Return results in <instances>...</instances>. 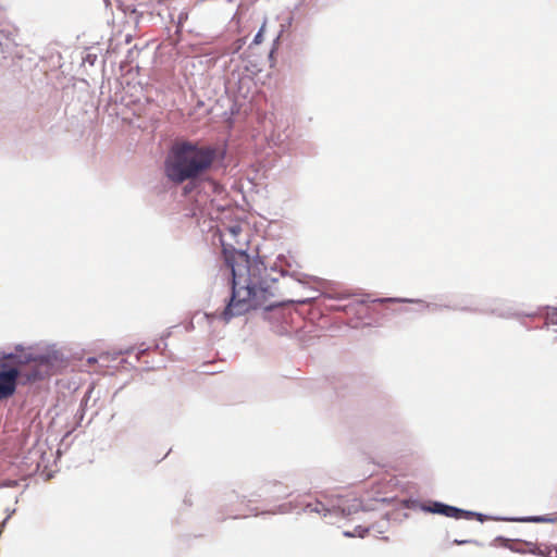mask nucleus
<instances>
[{
  "mask_svg": "<svg viewBox=\"0 0 557 557\" xmlns=\"http://www.w3.org/2000/svg\"><path fill=\"white\" fill-rule=\"evenodd\" d=\"M430 511L434 513L444 515L446 517L460 519L463 517H469L471 513L468 511H465L462 509L444 505L441 503H434L432 507H430Z\"/></svg>",
  "mask_w": 557,
  "mask_h": 557,
  "instance_id": "20e7f679",
  "label": "nucleus"
},
{
  "mask_svg": "<svg viewBox=\"0 0 557 557\" xmlns=\"http://www.w3.org/2000/svg\"><path fill=\"white\" fill-rule=\"evenodd\" d=\"M96 362H97V359H96V358H94V357H90V358H88V359H87V363H88L89 366H91V364H94V363H96Z\"/></svg>",
  "mask_w": 557,
  "mask_h": 557,
  "instance_id": "f8f14e48",
  "label": "nucleus"
},
{
  "mask_svg": "<svg viewBox=\"0 0 557 557\" xmlns=\"http://www.w3.org/2000/svg\"><path fill=\"white\" fill-rule=\"evenodd\" d=\"M44 368H48L44 358H24L13 354L0 357V400L15 394L20 377H25L26 382L42 379Z\"/></svg>",
  "mask_w": 557,
  "mask_h": 557,
  "instance_id": "7ed1b4c3",
  "label": "nucleus"
},
{
  "mask_svg": "<svg viewBox=\"0 0 557 557\" xmlns=\"http://www.w3.org/2000/svg\"><path fill=\"white\" fill-rule=\"evenodd\" d=\"M527 549L529 553L541 556V557H553V546L550 544L545 543H533V542H527Z\"/></svg>",
  "mask_w": 557,
  "mask_h": 557,
  "instance_id": "39448f33",
  "label": "nucleus"
},
{
  "mask_svg": "<svg viewBox=\"0 0 557 557\" xmlns=\"http://www.w3.org/2000/svg\"><path fill=\"white\" fill-rule=\"evenodd\" d=\"M520 521L524 522H545V523H557V512L547 516H535L521 519Z\"/></svg>",
  "mask_w": 557,
  "mask_h": 557,
  "instance_id": "0eeeda50",
  "label": "nucleus"
},
{
  "mask_svg": "<svg viewBox=\"0 0 557 557\" xmlns=\"http://www.w3.org/2000/svg\"><path fill=\"white\" fill-rule=\"evenodd\" d=\"M550 320L557 324V310L550 315Z\"/></svg>",
  "mask_w": 557,
  "mask_h": 557,
  "instance_id": "9b49d317",
  "label": "nucleus"
},
{
  "mask_svg": "<svg viewBox=\"0 0 557 557\" xmlns=\"http://www.w3.org/2000/svg\"><path fill=\"white\" fill-rule=\"evenodd\" d=\"M176 0H150V5L152 8L156 7H165L168 10V18L172 22H174V13L172 10H175L176 8L173 5Z\"/></svg>",
  "mask_w": 557,
  "mask_h": 557,
  "instance_id": "423d86ee",
  "label": "nucleus"
},
{
  "mask_svg": "<svg viewBox=\"0 0 557 557\" xmlns=\"http://www.w3.org/2000/svg\"><path fill=\"white\" fill-rule=\"evenodd\" d=\"M158 15L163 16L162 11H158Z\"/></svg>",
  "mask_w": 557,
  "mask_h": 557,
  "instance_id": "ddd939ff",
  "label": "nucleus"
},
{
  "mask_svg": "<svg viewBox=\"0 0 557 557\" xmlns=\"http://www.w3.org/2000/svg\"><path fill=\"white\" fill-rule=\"evenodd\" d=\"M306 511L308 512H317V513H323L324 516L326 515V512L329 511L324 505L320 502H315V503H312V504H308L306 506Z\"/></svg>",
  "mask_w": 557,
  "mask_h": 557,
  "instance_id": "6e6552de",
  "label": "nucleus"
},
{
  "mask_svg": "<svg viewBox=\"0 0 557 557\" xmlns=\"http://www.w3.org/2000/svg\"><path fill=\"white\" fill-rule=\"evenodd\" d=\"M242 232V225L236 223L225 227L221 233L222 245L234 250L231 255L225 253L226 264L232 274V294L224 309L218 314L224 322L258 308L270 310L280 305L275 300V282L268 281L263 275L267 270L263 262L250 260L242 250V246L234 247V244H240L238 237ZM224 251L226 252V248Z\"/></svg>",
  "mask_w": 557,
  "mask_h": 557,
  "instance_id": "f257e3e1",
  "label": "nucleus"
},
{
  "mask_svg": "<svg viewBox=\"0 0 557 557\" xmlns=\"http://www.w3.org/2000/svg\"><path fill=\"white\" fill-rule=\"evenodd\" d=\"M216 154V148L211 145L190 140L177 141L165 158V176L174 184L196 181L212 168Z\"/></svg>",
  "mask_w": 557,
  "mask_h": 557,
  "instance_id": "f03ea898",
  "label": "nucleus"
},
{
  "mask_svg": "<svg viewBox=\"0 0 557 557\" xmlns=\"http://www.w3.org/2000/svg\"><path fill=\"white\" fill-rule=\"evenodd\" d=\"M188 18V12L183 10L180 12V14L177 15V27H181L183 25V23Z\"/></svg>",
  "mask_w": 557,
  "mask_h": 557,
  "instance_id": "9d476101",
  "label": "nucleus"
},
{
  "mask_svg": "<svg viewBox=\"0 0 557 557\" xmlns=\"http://www.w3.org/2000/svg\"><path fill=\"white\" fill-rule=\"evenodd\" d=\"M264 29H265V22L262 24V26L260 27L259 32L257 33V35L253 38V44L255 45H259V44L262 42Z\"/></svg>",
  "mask_w": 557,
  "mask_h": 557,
  "instance_id": "1a4fd4ad",
  "label": "nucleus"
}]
</instances>
